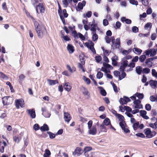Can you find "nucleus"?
<instances>
[{
    "instance_id": "nucleus-1",
    "label": "nucleus",
    "mask_w": 157,
    "mask_h": 157,
    "mask_svg": "<svg viewBox=\"0 0 157 157\" xmlns=\"http://www.w3.org/2000/svg\"><path fill=\"white\" fill-rule=\"evenodd\" d=\"M34 25L36 32L38 37L40 38L47 34V31L44 25H40L37 21L34 22Z\"/></svg>"
},
{
    "instance_id": "nucleus-2",
    "label": "nucleus",
    "mask_w": 157,
    "mask_h": 157,
    "mask_svg": "<svg viewBox=\"0 0 157 157\" xmlns=\"http://www.w3.org/2000/svg\"><path fill=\"white\" fill-rule=\"evenodd\" d=\"M111 40L112 44L111 45L112 47H114L115 48H119L121 44L120 38H117L116 39V43H115V39L114 36L111 37Z\"/></svg>"
},
{
    "instance_id": "nucleus-3",
    "label": "nucleus",
    "mask_w": 157,
    "mask_h": 157,
    "mask_svg": "<svg viewBox=\"0 0 157 157\" xmlns=\"http://www.w3.org/2000/svg\"><path fill=\"white\" fill-rule=\"evenodd\" d=\"M145 134L146 135V137L150 138L155 136L156 133L155 131L151 132V129L150 128H146L144 130Z\"/></svg>"
},
{
    "instance_id": "nucleus-4",
    "label": "nucleus",
    "mask_w": 157,
    "mask_h": 157,
    "mask_svg": "<svg viewBox=\"0 0 157 157\" xmlns=\"http://www.w3.org/2000/svg\"><path fill=\"white\" fill-rule=\"evenodd\" d=\"M85 45L90 49L93 54H96V51L94 47V44L91 41L89 40L88 42H86L85 43Z\"/></svg>"
},
{
    "instance_id": "nucleus-5",
    "label": "nucleus",
    "mask_w": 157,
    "mask_h": 157,
    "mask_svg": "<svg viewBox=\"0 0 157 157\" xmlns=\"http://www.w3.org/2000/svg\"><path fill=\"white\" fill-rule=\"evenodd\" d=\"M24 101L21 98L15 100L16 107L17 109L19 108L20 106L21 108L24 107Z\"/></svg>"
},
{
    "instance_id": "nucleus-6",
    "label": "nucleus",
    "mask_w": 157,
    "mask_h": 157,
    "mask_svg": "<svg viewBox=\"0 0 157 157\" xmlns=\"http://www.w3.org/2000/svg\"><path fill=\"white\" fill-rule=\"evenodd\" d=\"M36 10L37 13H39L38 9L40 10V13H44L45 11V9L42 3H39L38 5L36 6Z\"/></svg>"
},
{
    "instance_id": "nucleus-7",
    "label": "nucleus",
    "mask_w": 157,
    "mask_h": 157,
    "mask_svg": "<svg viewBox=\"0 0 157 157\" xmlns=\"http://www.w3.org/2000/svg\"><path fill=\"white\" fill-rule=\"evenodd\" d=\"M26 111L32 118L33 119L35 117V112L34 109H28Z\"/></svg>"
},
{
    "instance_id": "nucleus-8",
    "label": "nucleus",
    "mask_w": 157,
    "mask_h": 157,
    "mask_svg": "<svg viewBox=\"0 0 157 157\" xmlns=\"http://www.w3.org/2000/svg\"><path fill=\"white\" fill-rule=\"evenodd\" d=\"M88 133L90 134L95 135L97 133V129L95 126H93L92 128L89 129Z\"/></svg>"
},
{
    "instance_id": "nucleus-9",
    "label": "nucleus",
    "mask_w": 157,
    "mask_h": 157,
    "mask_svg": "<svg viewBox=\"0 0 157 157\" xmlns=\"http://www.w3.org/2000/svg\"><path fill=\"white\" fill-rule=\"evenodd\" d=\"M11 98L10 96H5L2 98V101L4 105H9L10 103L8 99Z\"/></svg>"
},
{
    "instance_id": "nucleus-10",
    "label": "nucleus",
    "mask_w": 157,
    "mask_h": 157,
    "mask_svg": "<svg viewBox=\"0 0 157 157\" xmlns=\"http://www.w3.org/2000/svg\"><path fill=\"white\" fill-rule=\"evenodd\" d=\"M150 86L153 89L157 88V81L152 80H150Z\"/></svg>"
},
{
    "instance_id": "nucleus-11",
    "label": "nucleus",
    "mask_w": 157,
    "mask_h": 157,
    "mask_svg": "<svg viewBox=\"0 0 157 157\" xmlns=\"http://www.w3.org/2000/svg\"><path fill=\"white\" fill-rule=\"evenodd\" d=\"M47 81L50 86L54 85L59 83L58 81L57 80H53L48 79Z\"/></svg>"
},
{
    "instance_id": "nucleus-12",
    "label": "nucleus",
    "mask_w": 157,
    "mask_h": 157,
    "mask_svg": "<svg viewBox=\"0 0 157 157\" xmlns=\"http://www.w3.org/2000/svg\"><path fill=\"white\" fill-rule=\"evenodd\" d=\"M67 50L70 54L73 53L75 51L74 47L70 44H68L67 47Z\"/></svg>"
},
{
    "instance_id": "nucleus-13",
    "label": "nucleus",
    "mask_w": 157,
    "mask_h": 157,
    "mask_svg": "<svg viewBox=\"0 0 157 157\" xmlns=\"http://www.w3.org/2000/svg\"><path fill=\"white\" fill-rule=\"evenodd\" d=\"M64 119L65 121L68 123L71 119L70 114L67 113H64Z\"/></svg>"
},
{
    "instance_id": "nucleus-14",
    "label": "nucleus",
    "mask_w": 157,
    "mask_h": 157,
    "mask_svg": "<svg viewBox=\"0 0 157 157\" xmlns=\"http://www.w3.org/2000/svg\"><path fill=\"white\" fill-rule=\"evenodd\" d=\"M119 125L125 133H128L130 132V130L128 128H125L124 124H122L121 122H120Z\"/></svg>"
},
{
    "instance_id": "nucleus-15",
    "label": "nucleus",
    "mask_w": 157,
    "mask_h": 157,
    "mask_svg": "<svg viewBox=\"0 0 157 157\" xmlns=\"http://www.w3.org/2000/svg\"><path fill=\"white\" fill-rule=\"evenodd\" d=\"M143 68L140 66H138L136 67V71L137 74L140 75L143 72Z\"/></svg>"
},
{
    "instance_id": "nucleus-16",
    "label": "nucleus",
    "mask_w": 157,
    "mask_h": 157,
    "mask_svg": "<svg viewBox=\"0 0 157 157\" xmlns=\"http://www.w3.org/2000/svg\"><path fill=\"white\" fill-rule=\"evenodd\" d=\"M121 20L122 22H125L127 24H131L132 23V21L130 19L126 18L125 17H122Z\"/></svg>"
},
{
    "instance_id": "nucleus-17",
    "label": "nucleus",
    "mask_w": 157,
    "mask_h": 157,
    "mask_svg": "<svg viewBox=\"0 0 157 157\" xmlns=\"http://www.w3.org/2000/svg\"><path fill=\"white\" fill-rule=\"evenodd\" d=\"M85 63V61H81L80 63H79L78 64V68L81 69L83 72H84L85 71L83 66Z\"/></svg>"
},
{
    "instance_id": "nucleus-18",
    "label": "nucleus",
    "mask_w": 157,
    "mask_h": 157,
    "mask_svg": "<svg viewBox=\"0 0 157 157\" xmlns=\"http://www.w3.org/2000/svg\"><path fill=\"white\" fill-rule=\"evenodd\" d=\"M95 154V153L94 152L90 151L86 153L84 155L86 157H96Z\"/></svg>"
},
{
    "instance_id": "nucleus-19",
    "label": "nucleus",
    "mask_w": 157,
    "mask_h": 157,
    "mask_svg": "<svg viewBox=\"0 0 157 157\" xmlns=\"http://www.w3.org/2000/svg\"><path fill=\"white\" fill-rule=\"evenodd\" d=\"M64 88L66 90L69 91L71 89V86H70L69 83L67 82L64 85Z\"/></svg>"
},
{
    "instance_id": "nucleus-20",
    "label": "nucleus",
    "mask_w": 157,
    "mask_h": 157,
    "mask_svg": "<svg viewBox=\"0 0 157 157\" xmlns=\"http://www.w3.org/2000/svg\"><path fill=\"white\" fill-rule=\"evenodd\" d=\"M132 51L138 55H140L142 52V50L137 48H134L132 49Z\"/></svg>"
},
{
    "instance_id": "nucleus-21",
    "label": "nucleus",
    "mask_w": 157,
    "mask_h": 157,
    "mask_svg": "<svg viewBox=\"0 0 157 157\" xmlns=\"http://www.w3.org/2000/svg\"><path fill=\"white\" fill-rule=\"evenodd\" d=\"M40 129L42 131H48L49 130V128L47 124H44L43 126L40 127Z\"/></svg>"
},
{
    "instance_id": "nucleus-22",
    "label": "nucleus",
    "mask_w": 157,
    "mask_h": 157,
    "mask_svg": "<svg viewBox=\"0 0 157 157\" xmlns=\"http://www.w3.org/2000/svg\"><path fill=\"white\" fill-rule=\"evenodd\" d=\"M119 121H120V122H122V124H124V117L123 116L120 114H117V116Z\"/></svg>"
},
{
    "instance_id": "nucleus-23",
    "label": "nucleus",
    "mask_w": 157,
    "mask_h": 157,
    "mask_svg": "<svg viewBox=\"0 0 157 157\" xmlns=\"http://www.w3.org/2000/svg\"><path fill=\"white\" fill-rule=\"evenodd\" d=\"M145 63L146 64L147 67H151L152 66L153 63L152 62L148 60V59H146Z\"/></svg>"
},
{
    "instance_id": "nucleus-24",
    "label": "nucleus",
    "mask_w": 157,
    "mask_h": 157,
    "mask_svg": "<svg viewBox=\"0 0 157 157\" xmlns=\"http://www.w3.org/2000/svg\"><path fill=\"white\" fill-rule=\"evenodd\" d=\"M135 95L140 99H143L144 97V95L143 93L137 92L135 94Z\"/></svg>"
},
{
    "instance_id": "nucleus-25",
    "label": "nucleus",
    "mask_w": 157,
    "mask_h": 157,
    "mask_svg": "<svg viewBox=\"0 0 157 157\" xmlns=\"http://www.w3.org/2000/svg\"><path fill=\"white\" fill-rule=\"evenodd\" d=\"M92 147H86L84 149V154L91 151Z\"/></svg>"
},
{
    "instance_id": "nucleus-26",
    "label": "nucleus",
    "mask_w": 157,
    "mask_h": 157,
    "mask_svg": "<svg viewBox=\"0 0 157 157\" xmlns=\"http://www.w3.org/2000/svg\"><path fill=\"white\" fill-rule=\"evenodd\" d=\"M0 78L5 80H7L8 78L3 73L1 72H0Z\"/></svg>"
},
{
    "instance_id": "nucleus-27",
    "label": "nucleus",
    "mask_w": 157,
    "mask_h": 157,
    "mask_svg": "<svg viewBox=\"0 0 157 157\" xmlns=\"http://www.w3.org/2000/svg\"><path fill=\"white\" fill-rule=\"evenodd\" d=\"M93 34L92 36V40L93 41H95L97 40L98 38V35L96 34V32H94L93 33H92Z\"/></svg>"
},
{
    "instance_id": "nucleus-28",
    "label": "nucleus",
    "mask_w": 157,
    "mask_h": 157,
    "mask_svg": "<svg viewBox=\"0 0 157 157\" xmlns=\"http://www.w3.org/2000/svg\"><path fill=\"white\" fill-rule=\"evenodd\" d=\"M150 72V70L148 68L145 67L143 69L142 73L144 74H148Z\"/></svg>"
},
{
    "instance_id": "nucleus-29",
    "label": "nucleus",
    "mask_w": 157,
    "mask_h": 157,
    "mask_svg": "<svg viewBox=\"0 0 157 157\" xmlns=\"http://www.w3.org/2000/svg\"><path fill=\"white\" fill-rule=\"evenodd\" d=\"M51 155V152L48 149H46L44 155V157H49Z\"/></svg>"
},
{
    "instance_id": "nucleus-30",
    "label": "nucleus",
    "mask_w": 157,
    "mask_h": 157,
    "mask_svg": "<svg viewBox=\"0 0 157 157\" xmlns=\"http://www.w3.org/2000/svg\"><path fill=\"white\" fill-rule=\"evenodd\" d=\"M103 123L105 125H108L110 124V120L108 118H106L104 121Z\"/></svg>"
},
{
    "instance_id": "nucleus-31",
    "label": "nucleus",
    "mask_w": 157,
    "mask_h": 157,
    "mask_svg": "<svg viewBox=\"0 0 157 157\" xmlns=\"http://www.w3.org/2000/svg\"><path fill=\"white\" fill-rule=\"evenodd\" d=\"M103 65L104 67L107 68H110V69H113V67L110 65V64L103 63Z\"/></svg>"
},
{
    "instance_id": "nucleus-32",
    "label": "nucleus",
    "mask_w": 157,
    "mask_h": 157,
    "mask_svg": "<svg viewBox=\"0 0 157 157\" xmlns=\"http://www.w3.org/2000/svg\"><path fill=\"white\" fill-rule=\"evenodd\" d=\"M146 58V57L145 55H142L140 56L139 59L141 62L143 63L144 61Z\"/></svg>"
},
{
    "instance_id": "nucleus-33",
    "label": "nucleus",
    "mask_w": 157,
    "mask_h": 157,
    "mask_svg": "<svg viewBox=\"0 0 157 157\" xmlns=\"http://www.w3.org/2000/svg\"><path fill=\"white\" fill-rule=\"evenodd\" d=\"M58 13L59 15L60 18L61 20V21H62L63 24L64 25H65L66 22H65V19L63 17V16L60 14V11H59V10H58Z\"/></svg>"
},
{
    "instance_id": "nucleus-34",
    "label": "nucleus",
    "mask_w": 157,
    "mask_h": 157,
    "mask_svg": "<svg viewBox=\"0 0 157 157\" xmlns=\"http://www.w3.org/2000/svg\"><path fill=\"white\" fill-rule=\"evenodd\" d=\"M152 27V24L150 22H148L144 25V28L145 29H147L148 28L151 29Z\"/></svg>"
},
{
    "instance_id": "nucleus-35",
    "label": "nucleus",
    "mask_w": 157,
    "mask_h": 157,
    "mask_svg": "<svg viewBox=\"0 0 157 157\" xmlns=\"http://www.w3.org/2000/svg\"><path fill=\"white\" fill-rule=\"evenodd\" d=\"M139 125V122H137L136 123H134L133 125V127L134 130H136Z\"/></svg>"
},
{
    "instance_id": "nucleus-36",
    "label": "nucleus",
    "mask_w": 157,
    "mask_h": 157,
    "mask_svg": "<svg viewBox=\"0 0 157 157\" xmlns=\"http://www.w3.org/2000/svg\"><path fill=\"white\" fill-rule=\"evenodd\" d=\"M119 102L122 105H123L124 104H127L126 101H125L124 98H121L119 100Z\"/></svg>"
},
{
    "instance_id": "nucleus-37",
    "label": "nucleus",
    "mask_w": 157,
    "mask_h": 157,
    "mask_svg": "<svg viewBox=\"0 0 157 157\" xmlns=\"http://www.w3.org/2000/svg\"><path fill=\"white\" fill-rule=\"evenodd\" d=\"M103 76V73L100 71H99L98 72L96 76L97 78L99 79H100L102 78Z\"/></svg>"
},
{
    "instance_id": "nucleus-38",
    "label": "nucleus",
    "mask_w": 157,
    "mask_h": 157,
    "mask_svg": "<svg viewBox=\"0 0 157 157\" xmlns=\"http://www.w3.org/2000/svg\"><path fill=\"white\" fill-rule=\"evenodd\" d=\"M111 83L112 84V85L113 86V89L116 93H117L118 92V90L117 89V87L116 85L115 84H114L113 82H111Z\"/></svg>"
},
{
    "instance_id": "nucleus-39",
    "label": "nucleus",
    "mask_w": 157,
    "mask_h": 157,
    "mask_svg": "<svg viewBox=\"0 0 157 157\" xmlns=\"http://www.w3.org/2000/svg\"><path fill=\"white\" fill-rule=\"evenodd\" d=\"M95 25L94 24H92L91 25V30L92 31V33H93L94 32H96V29L95 28Z\"/></svg>"
},
{
    "instance_id": "nucleus-40",
    "label": "nucleus",
    "mask_w": 157,
    "mask_h": 157,
    "mask_svg": "<svg viewBox=\"0 0 157 157\" xmlns=\"http://www.w3.org/2000/svg\"><path fill=\"white\" fill-rule=\"evenodd\" d=\"M151 54L150 55V56L151 57V56H155L156 54V50H155V49H151Z\"/></svg>"
},
{
    "instance_id": "nucleus-41",
    "label": "nucleus",
    "mask_w": 157,
    "mask_h": 157,
    "mask_svg": "<svg viewBox=\"0 0 157 157\" xmlns=\"http://www.w3.org/2000/svg\"><path fill=\"white\" fill-rule=\"evenodd\" d=\"M47 133L49 135L51 139H53L55 137V134L50 132H47Z\"/></svg>"
},
{
    "instance_id": "nucleus-42",
    "label": "nucleus",
    "mask_w": 157,
    "mask_h": 157,
    "mask_svg": "<svg viewBox=\"0 0 157 157\" xmlns=\"http://www.w3.org/2000/svg\"><path fill=\"white\" fill-rule=\"evenodd\" d=\"M95 59L97 62L99 63L101 60L102 58L100 56H96Z\"/></svg>"
},
{
    "instance_id": "nucleus-43",
    "label": "nucleus",
    "mask_w": 157,
    "mask_h": 157,
    "mask_svg": "<svg viewBox=\"0 0 157 157\" xmlns=\"http://www.w3.org/2000/svg\"><path fill=\"white\" fill-rule=\"evenodd\" d=\"M145 108L147 111L150 110L151 109V106L150 104H147L145 105Z\"/></svg>"
},
{
    "instance_id": "nucleus-44",
    "label": "nucleus",
    "mask_w": 157,
    "mask_h": 157,
    "mask_svg": "<svg viewBox=\"0 0 157 157\" xmlns=\"http://www.w3.org/2000/svg\"><path fill=\"white\" fill-rule=\"evenodd\" d=\"M128 61L127 60H124L122 63V66L125 68L128 66Z\"/></svg>"
},
{
    "instance_id": "nucleus-45",
    "label": "nucleus",
    "mask_w": 157,
    "mask_h": 157,
    "mask_svg": "<svg viewBox=\"0 0 157 157\" xmlns=\"http://www.w3.org/2000/svg\"><path fill=\"white\" fill-rule=\"evenodd\" d=\"M129 2L131 4L133 5L137 6L138 4V2L135 0H130Z\"/></svg>"
},
{
    "instance_id": "nucleus-46",
    "label": "nucleus",
    "mask_w": 157,
    "mask_h": 157,
    "mask_svg": "<svg viewBox=\"0 0 157 157\" xmlns=\"http://www.w3.org/2000/svg\"><path fill=\"white\" fill-rule=\"evenodd\" d=\"M140 115L143 117V116L147 114V112L145 110H141L140 112Z\"/></svg>"
},
{
    "instance_id": "nucleus-47",
    "label": "nucleus",
    "mask_w": 157,
    "mask_h": 157,
    "mask_svg": "<svg viewBox=\"0 0 157 157\" xmlns=\"http://www.w3.org/2000/svg\"><path fill=\"white\" fill-rule=\"evenodd\" d=\"M139 29L137 27L134 26L132 27V31L133 32L136 33L138 32Z\"/></svg>"
},
{
    "instance_id": "nucleus-48",
    "label": "nucleus",
    "mask_w": 157,
    "mask_h": 157,
    "mask_svg": "<svg viewBox=\"0 0 157 157\" xmlns=\"http://www.w3.org/2000/svg\"><path fill=\"white\" fill-rule=\"evenodd\" d=\"M83 78L84 80L86 82L87 84H89L90 83V80L88 78H87L85 76L83 77Z\"/></svg>"
},
{
    "instance_id": "nucleus-49",
    "label": "nucleus",
    "mask_w": 157,
    "mask_h": 157,
    "mask_svg": "<svg viewBox=\"0 0 157 157\" xmlns=\"http://www.w3.org/2000/svg\"><path fill=\"white\" fill-rule=\"evenodd\" d=\"M136 135L138 137H139L142 138H144L145 137V135L142 133H136Z\"/></svg>"
},
{
    "instance_id": "nucleus-50",
    "label": "nucleus",
    "mask_w": 157,
    "mask_h": 157,
    "mask_svg": "<svg viewBox=\"0 0 157 157\" xmlns=\"http://www.w3.org/2000/svg\"><path fill=\"white\" fill-rule=\"evenodd\" d=\"M124 110L127 112H131L132 111V109L129 106H124Z\"/></svg>"
},
{
    "instance_id": "nucleus-51",
    "label": "nucleus",
    "mask_w": 157,
    "mask_h": 157,
    "mask_svg": "<svg viewBox=\"0 0 157 157\" xmlns=\"http://www.w3.org/2000/svg\"><path fill=\"white\" fill-rule=\"evenodd\" d=\"M147 80V77L144 74L143 75V77L141 79V81L142 82L144 83L146 82Z\"/></svg>"
},
{
    "instance_id": "nucleus-52",
    "label": "nucleus",
    "mask_w": 157,
    "mask_h": 157,
    "mask_svg": "<svg viewBox=\"0 0 157 157\" xmlns=\"http://www.w3.org/2000/svg\"><path fill=\"white\" fill-rule=\"evenodd\" d=\"M93 124V121L91 120L89 121L88 123V129H90L91 128Z\"/></svg>"
},
{
    "instance_id": "nucleus-53",
    "label": "nucleus",
    "mask_w": 157,
    "mask_h": 157,
    "mask_svg": "<svg viewBox=\"0 0 157 157\" xmlns=\"http://www.w3.org/2000/svg\"><path fill=\"white\" fill-rule=\"evenodd\" d=\"M142 4L145 6H147L148 4V2L147 0H142Z\"/></svg>"
},
{
    "instance_id": "nucleus-54",
    "label": "nucleus",
    "mask_w": 157,
    "mask_h": 157,
    "mask_svg": "<svg viewBox=\"0 0 157 157\" xmlns=\"http://www.w3.org/2000/svg\"><path fill=\"white\" fill-rule=\"evenodd\" d=\"M33 128L35 130H37L40 128L39 124H35L33 126Z\"/></svg>"
},
{
    "instance_id": "nucleus-55",
    "label": "nucleus",
    "mask_w": 157,
    "mask_h": 157,
    "mask_svg": "<svg viewBox=\"0 0 157 157\" xmlns=\"http://www.w3.org/2000/svg\"><path fill=\"white\" fill-rule=\"evenodd\" d=\"M79 37L82 40H85V37L84 36L80 33H78V35Z\"/></svg>"
},
{
    "instance_id": "nucleus-56",
    "label": "nucleus",
    "mask_w": 157,
    "mask_h": 157,
    "mask_svg": "<svg viewBox=\"0 0 157 157\" xmlns=\"http://www.w3.org/2000/svg\"><path fill=\"white\" fill-rule=\"evenodd\" d=\"M100 93L103 96H105L106 95V92L104 89L101 90L100 91Z\"/></svg>"
},
{
    "instance_id": "nucleus-57",
    "label": "nucleus",
    "mask_w": 157,
    "mask_h": 157,
    "mask_svg": "<svg viewBox=\"0 0 157 157\" xmlns=\"http://www.w3.org/2000/svg\"><path fill=\"white\" fill-rule=\"evenodd\" d=\"M2 142H0V152L3 153L4 151V147L3 146H1Z\"/></svg>"
},
{
    "instance_id": "nucleus-58",
    "label": "nucleus",
    "mask_w": 157,
    "mask_h": 157,
    "mask_svg": "<svg viewBox=\"0 0 157 157\" xmlns=\"http://www.w3.org/2000/svg\"><path fill=\"white\" fill-rule=\"evenodd\" d=\"M63 4L65 6V7H67L68 5L67 0H63L62 1Z\"/></svg>"
},
{
    "instance_id": "nucleus-59",
    "label": "nucleus",
    "mask_w": 157,
    "mask_h": 157,
    "mask_svg": "<svg viewBox=\"0 0 157 157\" xmlns=\"http://www.w3.org/2000/svg\"><path fill=\"white\" fill-rule=\"evenodd\" d=\"M103 24L104 26L107 25L109 24L108 21L106 19L103 20Z\"/></svg>"
},
{
    "instance_id": "nucleus-60",
    "label": "nucleus",
    "mask_w": 157,
    "mask_h": 157,
    "mask_svg": "<svg viewBox=\"0 0 157 157\" xmlns=\"http://www.w3.org/2000/svg\"><path fill=\"white\" fill-rule=\"evenodd\" d=\"M105 39L106 41V42L108 44H109L111 42V38H110L109 37L107 36H106L105 37Z\"/></svg>"
},
{
    "instance_id": "nucleus-61",
    "label": "nucleus",
    "mask_w": 157,
    "mask_h": 157,
    "mask_svg": "<svg viewBox=\"0 0 157 157\" xmlns=\"http://www.w3.org/2000/svg\"><path fill=\"white\" fill-rule=\"evenodd\" d=\"M89 77L93 81L94 83V85L96 86H97L98 84L96 81L93 78V76L91 75H90L89 76Z\"/></svg>"
},
{
    "instance_id": "nucleus-62",
    "label": "nucleus",
    "mask_w": 157,
    "mask_h": 157,
    "mask_svg": "<svg viewBox=\"0 0 157 157\" xmlns=\"http://www.w3.org/2000/svg\"><path fill=\"white\" fill-rule=\"evenodd\" d=\"M77 7L80 10H82L83 8V6L81 2H79L78 4Z\"/></svg>"
},
{
    "instance_id": "nucleus-63",
    "label": "nucleus",
    "mask_w": 157,
    "mask_h": 157,
    "mask_svg": "<svg viewBox=\"0 0 157 157\" xmlns=\"http://www.w3.org/2000/svg\"><path fill=\"white\" fill-rule=\"evenodd\" d=\"M156 34L155 33H153L151 36V38L152 40H155L156 38Z\"/></svg>"
},
{
    "instance_id": "nucleus-64",
    "label": "nucleus",
    "mask_w": 157,
    "mask_h": 157,
    "mask_svg": "<svg viewBox=\"0 0 157 157\" xmlns=\"http://www.w3.org/2000/svg\"><path fill=\"white\" fill-rule=\"evenodd\" d=\"M20 79L21 80H23L25 78V76L23 74L20 75L19 76Z\"/></svg>"
}]
</instances>
